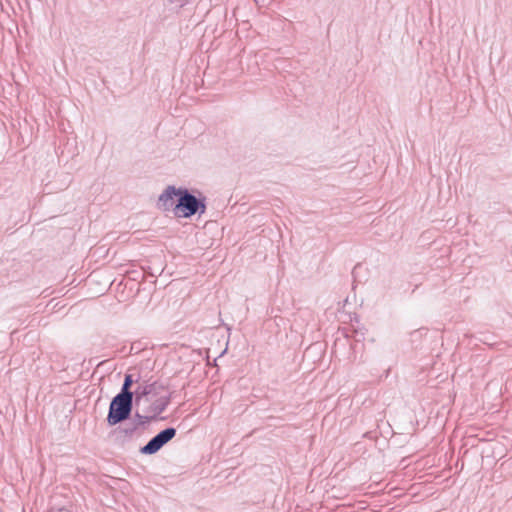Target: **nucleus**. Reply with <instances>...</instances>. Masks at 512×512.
Returning <instances> with one entry per match:
<instances>
[{"label": "nucleus", "mask_w": 512, "mask_h": 512, "mask_svg": "<svg viewBox=\"0 0 512 512\" xmlns=\"http://www.w3.org/2000/svg\"><path fill=\"white\" fill-rule=\"evenodd\" d=\"M134 402V398L117 393L109 404L106 418L107 424L109 426H116L129 420L131 418Z\"/></svg>", "instance_id": "1"}, {"label": "nucleus", "mask_w": 512, "mask_h": 512, "mask_svg": "<svg viewBox=\"0 0 512 512\" xmlns=\"http://www.w3.org/2000/svg\"><path fill=\"white\" fill-rule=\"evenodd\" d=\"M206 210V205L195 196L188 193L187 190L181 191L177 204L173 209V213L177 217L188 218L195 214H203Z\"/></svg>", "instance_id": "2"}, {"label": "nucleus", "mask_w": 512, "mask_h": 512, "mask_svg": "<svg viewBox=\"0 0 512 512\" xmlns=\"http://www.w3.org/2000/svg\"><path fill=\"white\" fill-rule=\"evenodd\" d=\"M177 430L174 427H167L155 436H153L144 446L140 447L139 452L143 455H153L163 448L176 436Z\"/></svg>", "instance_id": "3"}, {"label": "nucleus", "mask_w": 512, "mask_h": 512, "mask_svg": "<svg viewBox=\"0 0 512 512\" xmlns=\"http://www.w3.org/2000/svg\"><path fill=\"white\" fill-rule=\"evenodd\" d=\"M165 389L166 386L160 381L150 382L149 380H144L139 382L135 388V403L138 405L144 398L146 400L156 398L160 396Z\"/></svg>", "instance_id": "4"}, {"label": "nucleus", "mask_w": 512, "mask_h": 512, "mask_svg": "<svg viewBox=\"0 0 512 512\" xmlns=\"http://www.w3.org/2000/svg\"><path fill=\"white\" fill-rule=\"evenodd\" d=\"M182 189H176L173 186L167 187L163 193L159 196L158 204L159 207L164 210L174 209L177 204V200L181 194Z\"/></svg>", "instance_id": "5"}, {"label": "nucleus", "mask_w": 512, "mask_h": 512, "mask_svg": "<svg viewBox=\"0 0 512 512\" xmlns=\"http://www.w3.org/2000/svg\"><path fill=\"white\" fill-rule=\"evenodd\" d=\"M171 402V394L160 395L145 409L146 413L157 420L158 416L163 413Z\"/></svg>", "instance_id": "6"}, {"label": "nucleus", "mask_w": 512, "mask_h": 512, "mask_svg": "<svg viewBox=\"0 0 512 512\" xmlns=\"http://www.w3.org/2000/svg\"><path fill=\"white\" fill-rule=\"evenodd\" d=\"M137 430L138 429L136 428V426H134V424L131 422L125 424L124 426H119L118 428H116L114 430V434L116 435L118 440H120L121 442H126L130 441L134 437Z\"/></svg>", "instance_id": "7"}, {"label": "nucleus", "mask_w": 512, "mask_h": 512, "mask_svg": "<svg viewBox=\"0 0 512 512\" xmlns=\"http://www.w3.org/2000/svg\"><path fill=\"white\" fill-rule=\"evenodd\" d=\"M134 383L135 380L133 379V376L131 374H125L123 384L118 394L134 398L135 390H131V387L133 386ZM136 383H139L138 380H136Z\"/></svg>", "instance_id": "8"}, {"label": "nucleus", "mask_w": 512, "mask_h": 512, "mask_svg": "<svg viewBox=\"0 0 512 512\" xmlns=\"http://www.w3.org/2000/svg\"><path fill=\"white\" fill-rule=\"evenodd\" d=\"M152 421H155V420L150 416L149 413H146L144 415V414H141L138 411H136L134 413V417H133L132 423L138 429L139 427H144L146 424H148V423H150Z\"/></svg>", "instance_id": "9"}]
</instances>
